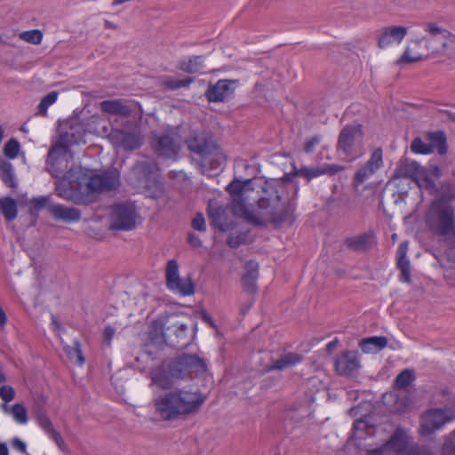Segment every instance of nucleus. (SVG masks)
Listing matches in <instances>:
<instances>
[{
	"mask_svg": "<svg viewBox=\"0 0 455 455\" xmlns=\"http://www.w3.org/2000/svg\"><path fill=\"white\" fill-rule=\"evenodd\" d=\"M402 455H434V452L427 446L411 444V448L407 449V452Z\"/></svg>",
	"mask_w": 455,
	"mask_h": 455,
	"instance_id": "nucleus-49",
	"label": "nucleus"
},
{
	"mask_svg": "<svg viewBox=\"0 0 455 455\" xmlns=\"http://www.w3.org/2000/svg\"><path fill=\"white\" fill-rule=\"evenodd\" d=\"M12 446L14 449H16V450H18V451H20L21 452H25L26 451V447H27L26 443L23 441H21L20 439H19L18 437H15V438L12 439Z\"/></svg>",
	"mask_w": 455,
	"mask_h": 455,
	"instance_id": "nucleus-60",
	"label": "nucleus"
},
{
	"mask_svg": "<svg viewBox=\"0 0 455 455\" xmlns=\"http://www.w3.org/2000/svg\"><path fill=\"white\" fill-rule=\"evenodd\" d=\"M388 340L384 336H373L363 339L360 341V347L363 353H378L387 346Z\"/></svg>",
	"mask_w": 455,
	"mask_h": 455,
	"instance_id": "nucleus-31",
	"label": "nucleus"
},
{
	"mask_svg": "<svg viewBox=\"0 0 455 455\" xmlns=\"http://www.w3.org/2000/svg\"><path fill=\"white\" fill-rule=\"evenodd\" d=\"M236 84V80H219L209 85L205 96L210 102H224L233 97Z\"/></svg>",
	"mask_w": 455,
	"mask_h": 455,
	"instance_id": "nucleus-18",
	"label": "nucleus"
},
{
	"mask_svg": "<svg viewBox=\"0 0 455 455\" xmlns=\"http://www.w3.org/2000/svg\"><path fill=\"white\" fill-rule=\"evenodd\" d=\"M57 98L58 92H52L44 96L38 105V113L44 116L47 108L57 100Z\"/></svg>",
	"mask_w": 455,
	"mask_h": 455,
	"instance_id": "nucleus-46",
	"label": "nucleus"
},
{
	"mask_svg": "<svg viewBox=\"0 0 455 455\" xmlns=\"http://www.w3.org/2000/svg\"><path fill=\"white\" fill-rule=\"evenodd\" d=\"M113 144L126 151H132L139 148L142 144V136L140 132H127L122 130H114L110 133Z\"/></svg>",
	"mask_w": 455,
	"mask_h": 455,
	"instance_id": "nucleus-21",
	"label": "nucleus"
},
{
	"mask_svg": "<svg viewBox=\"0 0 455 455\" xmlns=\"http://www.w3.org/2000/svg\"><path fill=\"white\" fill-rule=\"evenodd\" d=\"M250 180L241 182L233 180L228 187L227 190L232 198L233 211L235 215L243 217L245 220L251 211L247 204Z\"/></svg>",
	"mask_w": 455,
	"mask_h": 455,
	"instance_id": "nucleus-15",
	"label": "nucleus"
},
{
	"mask_svg": "<svg viewBox=\"0 0 455 455\" xmlns=\"http://www.w3.org/2000/svg\"><path fill=\"white\" fill-rule=\"evenodd\" d=\"M49 213L52 214L54 219L67 223L77 222L81 219V212L78 209L61 204L50 205Z\"/></svg>",
	"mask_w": 455,
	"mask_h": 455,
	"instance_id": "nucleus-25",
	"label": "nucleus"
},
{
	"mask_svg": "<svg viewBox=\"0 0 455 455\" xmlns=\"http://www.w3.org/2000/svg\"><path fill=\"white\" fill-rule=\"evenodd\" d=\"M167 287L180 295L188 296L195 293V285L190 277L181 279L179 275V265L174 259L169 260L166 266Z\"/></svg>",
	"mask_w": 455,
	"mask_h": 455,
	"instance_id": "nucleus-16",
	"label": "nucleus"
},
{
	"mask_svg": "<svg viewBox=\"0 0 455 455\" xmlns=\"http://www.w3.org/2000/svg\"><path fill=\"white\" fill-rule=\"evenodd\" d=\"M20 38L33 44H39L42 42L43 34L37 29L24 31L20 34Z\"/></svg>",
	"mask_w": 455,
	"mask_h": 455,
	"instance_id": "nucleus-44",
	"label": "nucleus"
},
{
	"mask_svg": "<svg viewBox=\"0 0 455 455\" xmlns=\"http://www.w3.org/2000/svg\"><path fill=\"white\" fill-rule=\"evenodd\" d=\"M395 178H408L412 180L419 188H425L429 193L437 192V185L432 179L427 178L426 168L419 163L408 158L399 161L394 173Z\"/></svg>",
	"mask_w": 455,
	"mask_h": 455,
	"instance_id": "nucleus-7",
	"label": "nucleus"
},
{
	"mask_svg": "<svg viewBox=\"0 0 455 455\" xmlns=\"http://www.w3.org/2000/svg\"><path fill=\"white\" fill-rule=\"evenodd\" d=\"M36 414L40 427L50 435L62 451H67V445L64 440L60 434L53 428L52 424L44 411L39 409L36 411Z\"/></svg>",
	"mask_w": 455,
	"mask_h": 455,
	"instance_id": "nucleus-24",
	"label": "nucleus"
},
{
	"mask_svg": "<svg viewBox=\"0 0 455 455\" xmlns=\"http://www.w3.org/2000/svg\"><path fill=\"white\" fill-rule=\"evenodd\" d=\"M66 353L70 361L76 363L78 365H82L84 363V357L82 355L80 344L78 341L74 342V346L68 347Z\"/></svg>",
	"mask_w": 455,
	"mask_h": 455,
	"instance_id": "nucleus-42",
	"label": "nucleus"
},
{
	"mask_svg": "<svg viewBox=\"0 0 455 455\" xmlns=\"http://www.w3.org/2000/svg\"><path fill=\"white\" fill-rule=\"evenodd\" d=\"M244 241V237L243 235H230L228 238V241H227V243L231 247V248H236L238 247L240 244H242Z\"/></svg>",
	"mask_w": 455,
	"mask_h": 455,
	"instance_id": "nucleus-58",
	"label": "nucleus"
},
{
	"mask_svg": "<svg viewBox=\"0 0 455 455\" xmlns=\"http://www.w3.org/2000/svg\"><path fill=\"white\" fill-rule=\"evenodd\" d=\"M152 147L161 156L172 158L178 155L180 149V137L173 130L152 133Z\"/></svg>",
	"mask_w": 455,
	"mask_h": 455,
	"instance_id": "nucleus-12",
	"label": "nucleus"
},
{
	"mask_svg": "<svg viewBox=\"0 0 455 455\" xmlns=\"http://www.w3.org/2000/svg\"><path fill=\"white\" fill-rule=\"evenodd\" d=\"M137 212L132 204H120L112 207L110 228L118 230H132L136 227Z\"/></svg>",
	"mask_w": 455,
	"mask_h": 455,
	"instance_id": "nucleus-14",
	"label": "nucleus"
},
{
	"mask_svg": "<svg viewBox=\"0 0 455 455\" xmlns=\"http://www.w3.org/2000/svg\"><path fill=\"white\" fill-rule=\"evenodd\" d=\"M363 137V126L358 123L346 125L339 132L337 149L344 153L346 156L354 160L356 155V147Z\"/></svg>",
	"mask_w": 455,
	"mask_h": 455,
	"instance_id": "nucleus-13",
	"label": "nucleus"
},
{
	"mask_svg": "<svg viewBox=\"0 0 455 455\" xmlns=\"http://www.w3.org/2000/svg\"><path fill=\"white\" fill-rule=\"evenodd\" d=\"M2 410L12 416V418L20 424H25L28 421V414L26 408L20 403H15L12 406L3 403Z\"/></svg>",
	"mask_w": 455,
	"mask_h": 455,
	"instance_id": "nucleus-37",
	"label": "nucleus"
},
{
	"mask_svg": "<svg viewBox=\"0 0 455 455\" xmlns=\"http://www.w3.org/2000/svg\"><path fill=\"white\" fill-rule=\"evenodd\" d=\"M407 35V28L402 26L385 27L378 31V45L385 48L393 42L400 43Z\"/></svg>",
	"mask_w": 455,
	"mask_h": 455,
	"instance_id": "nucleus-23",
	"label": "nucleus"
},
{
	"mask_svg": "<svg viewBox=\"0 0 455 455\" xmlns=\"http://www.w3.org/2000/svg\"><path fill=\"white\" fill-rule=\"evenodd\" d=\"M0 179L12 190L18 188V180L11 163L0 159Z\"/></svg>",
	"mask_w": 455,
	"mask_h": 455,
	"instance_id": "nucleus-33",
	"label": "nucleus"
},
{
	"mask_svg": "<svg viewBox=\"0 0 455 455\" xmlns=\"http://www.w3.org/2000/svg\"><path fill=\"white\" fill-rule=\"evenodd\" d=\"M345 243L353 251H366L371 246V236L368 234H361L356 236L347 238Z\"/></svg>",
	"mask_w": 455,
	"mask_h": 455,
	"instance_id": "nucleus-35",
	"label": "nucleus"
},
{
	"mask_svg": "<svg viewBox=\"0 0 455 455\" xmlns=\"http://www.w3.org/2000/svg\"><path fill=\"white\" fill-rule=\"evenodd\" d=\"M302 361V355L297 353H286L282 355L278 359L273 361L270 365L265 369L267 372L272 371H283L291 368Z\"/></svg>",
	"mask_w": 455,
	"mask_h": 455,
	"instance_id": "nucleus-27",
	"label": "nucleus"
},
{
	"mask_svg": "<svg viewBox=\"0 0 455 455\" xmlns=\"http://www.w3.org/2000/svg\"><path fill=\"white\" fill-rule=\"evenodd\" d=\"M102 112L124 118L141 120L143 110L139 102L131 99L106 100L100 103Z\"/></svg>",
	"mask_w": 455,
	"mask_h": 455,
	"instance_id": "nucleus-9",
	"label": "nucleus"
},
{
	"mask_svg": "<svg viewBox=\"0 0 455 455\" xmlns=\"http://www.w3.org/2000/svg\"><path fill=\"white\" fill-rule=\"evenodd\" d=\"M84 185L88 193L100 194L116 190L120 186V172L116 168L101 173L91 172L85 175Z\"/></svg>",
	"mask_w": 455,
	"mask_h": 455,
	"instance_id": "nucleus-10",
	"label": "nucleus"
},
{
	"mask_svg": "<svg viewBox=\"0 0 455 455\" xmlns=\"http://www.w3.org/2000/svg\"><path fill=\"white\" fill-rule=\"evenodd\" d=\"M179 68L186 73L195 74L204 68L201 56H193L188 60H183L180 63Z\"/></svg>",
	"mask_w": 455,
	"mask_h": 455,
	"instance_id": "nucleus-38",
	"label": "nucleus"
},
{
	"mask_svg": "<svg viewBox=\"0 0 455 455\" xmlns=\"http://www.w3.org/2000/svg\"><path fill=\"white\" fill-rule=\"evenodd\" d=\"M149 377L151 384L162 389H170L174 386L175 378L172 377L169 369L156 368L150 371Z\"/></svg>",
	"mask_w": 455,
	"mask_h": 455,
	"instance_id": "nucleus-29",
	"label": "nucleus"
},
{
	"mask_svg": "<svg viewBox=\"0 0 455 455\" xmlns=\"http://www.w3.org/2000/svg\"><path fill=\"white\" fill-rule=\"evenodd\" d=\"M429 229L445 241L455 242V213L452 206L434 201L427 217Z\"/></svg>",
	"mask_w": 455,
	"mask_h": 455,
	"instance_id": "nucleus-4",
	"label": "nucleus"
},
{
	"mask_svg": "<svg viewBox=\"0 0 455 455\" xmlns=\"http://www.w3.org/2000/svg\"><path fill=\"white\" fill-rule=\"evenodd\" d=\"M208 216L212 224L221 231L233 228V221L228 216V209L217 201L211 200L208 204Z\"/></svg>",
	"mask_w": 455,
	"mask_h": 455,
	"instance_id": "nucleus-19",
	"label": "nucleus"
},
{
	"mask_svg": "<svg viewBox=\"0 0 455 455\" xmlns=\"http://www.w3.org/2000/svg\"><path fill=\"white\" fill-rule=\"evenodd\" d=\"M50 205H53L51 204L50 196L34 197L29 201V213L35 218H37L39 212L44 208H46L49 212Z\"/></svg>",
	"mask_w": 455,
	"mask_h": 455,
	"instance_id": "nucleus-39",
	"label": "nucleus"
},
{
	"mask_svg": "<svg viewBox=\"0 0 455 455\" xmlns=\"http://www.w3.org/2000/svg\"><path fill=\"white\" fill-rule=\"evenodd\" d=\"M407 435L401 430H396L390 439L382 446L369 450L368 455H386L391 451L396 455H402L407 452V449L411 448Z\"/></svg>",
	"mask_w": 455,
	"mask_h": 455,
	"instance_id": "nucleus-17",
	"label": "nucleus"
},
{
	"mask_svg": "<svg viewBox=\"0 0 455 455\" xmlns=\"http://www.w3.org/2000/svg\"><path fill=\"white\" fill-rule=\"evenodd\" d=\"M8 454H9V451H8V448H7L6 444L0 443V455H8Z\"/></svg>",
	"mask_w": 455,
	"mask_h": 455,
	"instance_id": "nucleus-64",
	"label": "nucleus"
},
{
	"mask_svg": "<svg viewBox=\"0 0 455 455\" xmlns=\"http://www.w3.org/2000/svg\"><path fill=\"white\" fill-rule=\"evenodd\" d=\"M421 60H423L422 55H420V54L411 55V50L408 47L405 50V52H403V54L402 55V57L399 59L398 62H400V63H414V62H418Z\"/></svg>",
	"mask_w": 455,
	"mask_h": 455,
	"instance_id": "nucleus-52",
	"label": "nucleus"
},
{
	"mask_svg": "<svg viewBox=\"0 0 455 455\" xmlns=\"http://www.w3.org/2000/svg\"><path fill=\"white\" fill-rule=\"evenodd\" d=\"M0 212L4 215L5 220L7 221H12L16 219L18 214L16 201L9 196L1 197Z\"/></svg>",
	"mask_w": 455,
	"mask_h": 455,
	"instance_id": "nucleus-36",
	"label": "nucleus"
},
{
	"mask_svg": "<svg viewBox=\"0 0 455 455\" xmlns=\"http://www.w3.org/2000/svg\"><path fill=\"white\" fill-rule=\"evenodd\" d=\"M166 331H173L178 339H184L187 336L188 326L184 323H176L172 327L165 328Z\"/></svg>",
	"mask_w": 455,
	"mask_h": 455,
	"instance_id": "nucleus-51",
	"label": "nucleus"
},
{
	"mask_svg": "<svg viewBox=\"0 0 455 455\" xmlns=\"http://www.w3.org/2000/svg\"><path fill=\"white\" fill-rule=\"evenodd\" d=\"M443 56H446L450 59L455 60V35L451 33L450 40H448L447 46L445 48V52L443 53Z\"/></svg>",
	"mask_w": 455,
	"mask_h": 455,
	"instance_id": "nucleus-53",
	"label": "nucleus"
},
{
	"mask_svg": "<svg viewBox=\"0 0 455 455\" xmlns=\"http://www.w3.org/2000/svg\"><path fill=\"white\" fill-rule=\"evenodd\" d=\"M262 196L258 200L257 210L251 211L246 220L255 226L271 224L278 228L284 223L292 224L295 206L287 196L290 189L297 188L288 180H268L262 186Z\"/></svg>",
	"mask_w": 455,
	"mask_h": 455,
	"instance_id": "nucleus-1",
	"label": "nucleus"
},
{
	"mask_svg": "<svg viewBox=\"0 0 455 455\" xmlns=\"http://www.w3.org/2000/svg\"><path fill=\"white\" fill-rule=\"evenodd\" d=\"M443 451L445 455H455V431L452 433L451 440L443 444Z\"/></svg>",
	"mask_w": 455,
	"mask_h": 455,
	"instance_id": "nucleus-56",
	"label": "nucleus"
},
{
	"mask_svg": "<svg viewBox=\"0 0 455 455\" xmlns=\"http://www.w3.org/2000/svg\"><path fill=\"white\" fill-rule=\"evenodd\" d=\"M0 397L4 402V403L7 404L14 399L15 391L11 386H2L0 387Z\"/></svg>",
	"mask_w": 455,
	"mask_h": 455,
	"instance_id": "nucleus-50",
	"label": "nucleus"
},
{
	"mask_svg": "<svg viewBox=\"0 0 455 455\" xmlns=\"http://www.w3.org/2000/svg\"><path fill=\"white\" fill-rule=\"evenodd\" d=\"M368 428V425L364 420H356L354 424V429L355 431H364Z\"/></svg>",
	"mask_w": 455,
	"mask_h": 455,
	"instance_id": "nucleus-63",
	"label": "nucleus"
},
{
	"mask_svg": "<svg viewBox=\"0 0 455 455\" xmlns=\"http://www.w3.org/2000/svg\"><path fill=\"white\" fill-rule=\"evenodd\" d=\"M259 277V264L250 260L245 265V273L243 275L242 282L244 290L247 292L254 293L257 291V280Z\"/></svg>",
	"mask_w": 455,
	"mask_h": 455,
	"instance_id": "nucleus-26",
	"label": "nucleus"
},
{
	"mask_svg": "<svg viewBox=\"0 0 455 455\" xmlns=\"http://www.w3.org/2000/svg\"><path fill=\"white\" fill-rule=\"evenodd\" d=\"M85 131L83 126H72L70 130L60 135L58 140L52 145L47 156V170L56 178L64 174V170H59L56 165L62 161H68V148L73 144L84 143Z\"/></svg>",
	"mask_w": 455,
	"mask_h": 455,
	"instance_id": "nucleus-3",
	"label": "nucleus"
},
{
	"mask_svg": "<svg viewBox=\"0 0 455 455\" xmlns=\"http://www.w3.org/2000/svg\"><path fill=\"white\" fill-rule=\"evenodd\" d=\"M411 150L415 154L428 155L432 149L428 148L427 142H424L421 138H415L411 143Z\"/></svg>",
	"mask_w": 455,
	"mask_h": 455,
	"instance_id": "nucleus-43",
	"label": "nucleus"
},
{
	"mask_svg": "<svg viewBox=\"0 0 455 455\" xmlns=\"http://www.w3.org/2000/svg\"><path fill=\"white\" fill-rule=\"evenodd\" d=\"M422 26L426 35L412 42L416 44L425 43V48L428 53L435 56H443L451 33L433 21H427L423 23Z\"/></svg>",
	"mask_w": 455,
	"mask_h": 455,
	"instance_id": "nucleus-6",
	"label": "nucleus"
},
{
	"mask_svg": "<svg viewBox=\"0 0 455 455\" xmlns=\"http://www.w3.org/2000/svg\"><path fill=\"white\" fill-rule=\"evenodd\" d=\"M426 140L427 141L428 148L432 149V153L437 151L441 156L447 153L446 136L444 132H428L426 134Z\"/></svg>",
	"mask_w": 455,
	"mask_h": 455,
	"instance_id": "nucleus-32",
	"label": "nucleus"
},
{
	"mask_svg": "<svg viewBox=\"0 0 455 455\" xmlns=\"http://www.w3.org/2000/svg\"><path fill=\"white\" fill-rule=\"evenodd\" d=\"M204 400L198 391L176 389L156 397L154 405L162 419L174 420L197 413Z\"/></svg>",
	"mask_w": 455,
	"mask_h": 455,
	"instance_id": "nucleus-2",
	"label": "nucleus"
},
{
	"mask_svg": "<svg viewBox=\"0 0 455 455\" xmlns=\"http://www.w3.org/2000/svg\"><path fill=\"white\" fill-rule=\"evenodd\" d=\"M20 146L17 140L11 139L4 147V154L6 157L13 159L18 156Z\"/></svg>",
	"mask_w": 455,
	"mask_h": 455,
	"instance_id": "nucleus-45",
	"label": "nucleus"
},
{
	"mask_svg": "<svg viewBox=\"0 0 455 455\" xmlns=\"http://www.w3.org/2000/svg\"><path fill=\"white\" fill-rule=\"evenodd\" d=\"M360 367L356 352L347 351L338 356L335 362L336 371L339 375L350 376Z\"/></svg>",
	"mask_w": 455,
	"mask_h": 455,
	"instance_id": "nucleus-22",
	"label": "nucleus"
},
{
	"mask_svg": "<svg viewBox=\"0 0 455 455\" xmlns=\"http://www.w3.org/2000/svg\"><path fill=\"white\" fill-rule=\"evenodd\" d=\"M383 164V153L380 148H376L367 161L355 174L354 184H363L371 178Z\"/></svg>",
	"mask_w": 455,
	"mask_h": 455,
	"instance_id": "nucleus-20",
	"label": "nucleus"
},
{
	"mask_svg": "<svg viewBox=\"0 0 455 455\" xmlns=\"http://www.w3.org/2000/svg\"><path fill=\"white\" fill-rule=\"evenodd\" d=\"M205 371L206 363L196 355L183 354L169 363V371L177 379H193Z\"/></svg>",
	"mask_w": 455,
	"mask_h": 455,
	"instance_id": "nucleus-8",
	"label": "nucleus"
},
{
	"mask_svg": "<svg viewBox=\"0 0 455 455\" xmlns=\"http://www.w3.org/2000/svg\"><path fill=\"white\" fill-rule=\"evenodd\" d=\"M193 80L194 79L191 77H188L186 79H180V80L166 79L164 82V84L167 88L172 89V90H176V89H179L181 87H186V86L189 85L193 82Z\"/></svg>",
	"mask_w": 455,
	"mask_h": 455,
	"instance_id": "nucleus-48",
	"label": "nucleus"
},
{
	"mask_svg": "<svg viewBox=\"0 0 455 455\" xmlns=\"http://www.w3.org/2000/svg\"><path fill=\"white\" fill-rule=\"evenodd\" d=\"M297 174L302 176L307 180L318 177L323 174L321 167H301L297 171Z\"/></svg>",
	"mask_w": 455,
	"mask_h": 455,
	"instance_id": "nucleus-47",
	"label": "nucleus"
},
{
	"mask_svg": "<svg viewBox=\"0 0 455 455\" xmlns=\"http://www.w3.org/2000/svg\"><path fill=\"white\" fill-rule=\"evenodd\" d=\"M321 169L323 171V174L334 175L343 171L345 167L339 164H324L323 166H321Z\"/></svg>",
	"mask_w": 455,
	"mask_h": 455,
	"instance_id": "nucleus-55",
	"label": "nucleus"
},
{
	"mask_svg": "<svg viewBox=\"0 0 455 455\" xmlns=\"http://www.w3.org/2000/svg\"><path fill=\"white\" fill-rule=\"evenodd\" d=\"M408 251V242H403L397 250V267L401 271V280L404 283L411 282V265L406 254Z\"/></svg>",
	"mask_w": 455,
	"mask_h": 455,
	"instance_id": "nucleus-28",
	"label": "nucleus"
},
{
	"mask_svg": "<svg viewBox=\"0 0 455 455\" xmlns=\"http://www.w3.org/2000/svg\"><path fill=\"white\" fill-rule=\"evenodd\" d=\"M188 243L191 246L195 248H198L202 245V242L199 236L192 233L188 235Z\"/></svg>",
	"mask_w": 455,
	"mask_h": 455,
	"instance_id": "nucleus-62",
	"label": "nucleus"
},
{
	"mask_svg": "<svg viewBox=\"0 0 455 455\" xmlns=\"http://www.w3.org/2000/svg\"><path fill=\"white\" fill-rule=\"evenodd\" d=\"M415 380V373L413 370L405 369L402 371L395 380V387L396 389H404L408 387Z\"/></svg>",
	"mask_w": 455,
	"mask_h": 455,
	"instance_id": "nucleus-40",
	"label": "nucleus"
},
{
	"mask_svg": "<svg viewBox=\"0 0 455 455\" xmlns=\"http://www.w3.org/2000/svg\"><path fill=\"white\" fill-rule=\"evenodd\" d=\"M383 403L387 410L392 413H400L406 410L410 405L409 398L399 397L395 393H387L383 395Z\"/></svg>",
	"mask_w": 455,
	"mask_h": 455,
	"instance_id": "nucleus-30",
	"label": "nucleus"
},
{
	"mask_svg": "<svg viewBox=\"0 0 455 455\" xmlns=\"http://www.w3.org/2000/svg\"><path fill=\"white\" fill-rule=\"evenodd\" d=\"M192 227L194 229L198 231H205V220L202 213H196L194 219L192 220Z\"/></svg>",
	"mask_w": 455,
	"mask_h": 455,
	"instance_id": "nucleus-54",
	"label": "nucleus"
},
{
	"mask_svg": "<svg viewBox=\"0 0 455 455\" xmlns=\"http://www.w3.org/2000/svg\"><path fill=\"white\" fill-rule=\"evenodd\" d=\"M156 169V164L148 161H143L136 164L133 166V172L138 176L139 180H148L149 174L153 173Z\"/></svg>",
	"mask_w": 455,
	"mask_h": 455,
	"instance_id": "nucleus-41",
	"label": "nucleus"
},
{
	"mask_svg": "<svg viewBox=\"0 0 455 455\" xmlns=\"http://www.w3.org/2000/svg\"><path fill=\"white\" fill-rule=\"evenodd\" d=\"M114 334H115V329L113 327H111V326L105 327L104 331H103V337H104L105 341L108 342V345L110 344L111 339L114 337Z\"/></svg>",
	"mask_w": 455,
	"mask_h": 455,
	"instance_id": "nucleus-61",
	"label": "nucleus"
},
{
	"mask_svg": "<svg viewBox=\"0 0 455 455\" xmlns=\"http://www.w3.org/2000/svg\"><path fill=\"white\" fill-rule=\"evenodd\" d=\"M426 172L427 173L428 179H431V176L437 179L442 176V171L437 165H429L428 168H426Z\"/></svg>",
	"mask_w": 455,
	"mask_h": 455,
	"instance_id": "nucleus-59",
	"label": "nucleus"
},
{
	"mask_svg": "<svg viewBox=\"0 0 455 455\" xmlns=\"http://www.w3.org/2000/svg\"><path fill=\"white\" fill-rule=\"evenodd\" d=\"M321 141V136L320 135H315L312 138H310L304 146V150L307 153H311L314 150V148L315 145L319 144Z\"/></svg>",
	"mask_w": 455,
	"mask_h": 455,
	"instance_id": "nucleus-57",
	"label": "nucleus"
},
{
	"mask_svg": "<svg viewBox=\"0 0 455 455\" xmlns=\"http://www.w3.org/2000/svg\"><path fill=\"white\" fill-rule=\"evenodd\" d=\"M186 142L191 152L201 156V164L204 168L217 170L224 165L226 162L225 155L205 134H191Z\"/></svg>",
	"mask_w": 455,
	"mask_h": 455,
	"instance_id": "nucleus-5",
	"label": "nucleus"
},
{
	"mask_svg": "<svg viewBox=\"0 0 455 455\" xmlns=\"http://www.w3.org/2000/svg\"><path fill=\"white\" fill-rule=\"evenodd\" d=\"M453 419H455V409L451 407L429 409L420 418L421 435H430Z\"/></svg>",
	"mask_w": 455,
	"mask_h": 455,
	"instance_id": "nucleus-11",
	"label": "nucleus"
},
{
	"mask_svg": "<svg viewBox=\"0 0 455 455\" xmlns=\"http://www.w3.org/2000/svg\"><path fill=\"white\" fill-rule=\"evenodd\" d=\"M432 195L438 194L439 201L441 204H447L455 200V182L451 180H444L437 187V192L431 193Z\"/></svg>",
	"mask_w": 455,
	"mask_h": 455,
	"instance_id": "nucleus-34",
	"label": "nucleus"
}]
</instances>
